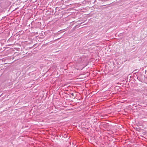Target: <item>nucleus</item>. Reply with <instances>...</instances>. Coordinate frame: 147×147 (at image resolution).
<instances>
[{"label": "nucleus", "mask_w": 147, "mask_h": 147, "mask_svg": "<svg viewBox=\"0 0 147 147\" xmlns=\"http://www.w3.org/2000/svg\"><path fill=\"white\" fill-rule=\"evenodd\" d=\"M83 61H84V60H82L81 61V62L80 63H83Z\"/></svg>", "instance_id": "obj_1"}, {"label": "nucleus", "mask_w": 147, "mask_h": 147, "mask_svg": "<svg viewBox=\"0 0 147 147\" xmlns=\"http://www.w3.org/2000/svg\"><path fill=\"white\" fill-rule=\"evenodd\" d=\"M81 59V58H80L79 59V60H80Z\"/></svg>", "instance_id": "obj_2"}, {"label": "nucleus", "mask_w": 147, "mask_h": 147, "mask_svg": "<svg viewBox=\"0 0 147 147\" xmlns=\"http://www.w3.org/2000/svg\"><path fill=\"white\" fill-rule=\"evenodd\" d=\"M71 95H73V93H72Z\"/></svg>", "instance_id": "obj_3"}]
</instances>
